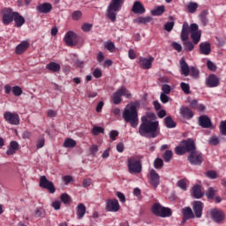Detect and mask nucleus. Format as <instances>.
<instances>
[{
	"label": "nucleus",
	"mask_w": 226,
	"mask_h": 226,
	"mask_svg": "<svg viewBox=\"0 0 226 226\" xmlns=\"http://www.w3.org/2000/svg\"><path fill=\"white\" fill-rule=\"evenodd\" d=\"M127 168L130 174H140L142 172V164L136 156L128 157Z\"/></svg>",
	"instance_id": "39448f33"
},
{
	"label": "nucleus",
	"mask_w": 226,
	"mask_h": 226,
	"mask_svg": "<svg viewBox=\"0 0 226 226\" xmlns=\"http://www.w3.org/2000/svg\"><path fill=\"white\" fill-rule=\"evenodd\" d=\"M14 22L16 27H22V26L26 24V19H24V17H22L19 12H15Z\"/></svg>",
	"instance_id": "2f4dec72"
},
{
	"label": "nucleus",
	"mask_w": 226,
	"mask_h": 226,
	"mask_svg": "<svg viewBox=\"0 0 226 226\" xmlns=\"http://www.w3.org/2000/svg\"><path fill=\"white\" fill-rule=\"evenodd\" d=\"M180 87L182 91L185 93V94H190V85L188 83L181 82Z\"/></svg>",
	"instance_id": "a18cd8bd"
},
{
	"label": "nucleus",
	"mask_w": 226,
	"mask_h": 226,
	"mask_svg": "<svg viewBox=\"0 0 226 226\" xmlns=\"http://www.w3.org/2000/svg\"><path fill=\"white\" fill-rule=\"evenodd\" d=\"M119 201L116 199L114 200H108L106 201V211H109V213H117L119 211Z\"/></svg>",
	"instance_id": "ddd939ff"
},
{
	"label": "nucleus",
	"mask_w": 226,
	"mask_h": 226,
	"mask_svg": "<svg viewBox=\"0 0 226 226\" xmlns=\"http://www.w3.org/2000/svg\"><path fill=\"white\" fill-rule=\"evenodd\" d=\"M139 105L140 103L139 101L131 102L126 105L123 112V118L126 123H130L132 128H137V126H139V112L137 111V108Z\"/></svg>",
	"instance_id": "f03ea898"
},
{
	"label": "nucleus",
	"mask_w": 226,
	"mask_h": 226,
	"mask_svg": "<svg viewBox=\"0 0 226 226\" xmlns=\"http://www.w3.org/2000/svg\"><path fill=\"white\" fill-rule=\"evenodd\" d=\"M138 132L140 137L148 139H156L160 135V124L156 121L154 113H147L141 117V124L139 126Z\"/></svg>",
	"instance_id": "f257e3e1"
},
{
	"label": "nucleus",
	"mask_w": 226,
	"mask_h": 226,
	"mask_svg": "<svg viewBox=\"0 0 226 226\" xmlns=\"http://www.w3.org/2000/svg\"><path fill=\"white\" fill-rule=\"evenodd\" d=\"M199 124L202 128H211L212 124H211V119L206 116H202L199 119Z\"/></svg>",
	"instance_id": "c756f323"
},
{
	"label": "nucleus",
	"mask_w": 226,
	"mask_h": 226,
	"mask_svg": "<svg viewBox=\"0 0 226 226\" xmlns=\"http://www.w3.org/2000/svg\"><path fill=\"white\" fill-rule=\"evenodd\" d=\"M117 197H118L120 202H126V197L124 196V194L123 192H117Z\"/></svg>",
	"instance_id": "774afa93"
},
{
	"label": "nucleus",
	"mask_w": 226,
	"mask_h": 226,
	"mask_svg": "<svg viewBox=\"0 0 226 226\" xmlns=\"http://www.w3.org/2000/svg\"><path fill=\"white\" fill-rule=\"evenodd\" d=\"M192 211L194 214V217L202 218V211H204V203H202L201 201H193Z\"/></svg>",
	"instance_id": "a211bd4d"
},
{
	"label": "nucleus",
	"mask_w": 226,
	"mask_h": 226,
	"mask_svg": "<svg viewBox=\"0 0 226 226\" xmlns=\"http://www.w3.org/2000/svg\"><path fill=\"white\" fill-rule=\"evenodd\" d=\"M91 29H93V24L85 23V24L82 26V30H83L85 33H89V31H91Z\"/></svg>",
	"instance_id": "bf43d9fd"
},
{
	"label": "nucleus",
	"mask_w": 226,
	"mask_h": 226,
	"mask_svg": "<svg viewBox=\"0 0 226 226\" xmlns=\"http://www.w3.org/2000/svg\"><path fill=\"white\" fill-rule=\"evenodd\" d=\"M207 87H218L220 86V79L215 74H210L205 80Z\"/></svg>",
	"instance_id": "6ab92c4d"
},
{
	"label": "nucleus",
	"mask_w": 226,
	"mask_h": 226,
	"mask_svg": "<svg viewBox=\"0 0 226 226\" xmlns=\"http://www.w3.org/2000/svg\"><path fill=\"white\" fill-rule=\"evenodd\" d=\"M4 119H5L9 124H14L16 126L20 124V117H19L17 113L6 111L4 113Z\"/></svg>",
	"instance_id": "9d476101"
},
{
	"label": "nucleus",
	"mask_w": 226,
	"mask_h": 226,
	"mask_svg": "<svg viewBox=\"0 0 226 226\" xmlns=\"http://www.w3.org/2000/svg\"><path fill=\"white\" fill-rule=\"evenodd\" d=\"M208 144H210V146H218V144H220V139L216 136H212L208 139Z\"/></svg>",
	"instance_id": "09e8293b"
},
{
	"label": "nucleus",
	"mask_w": 226,
	"mask_h": 226,
	"mask_svg": "<svg viewBox=\"0 0 226 226\" xmlns=\"http://www.w3.org/2000/svg\"><path fill=\"white\" fill-rule=\"evenodd\" d=\"M183 215V222H187V220H193L195 218V214H193V210L192 207H185L181 211Z\"/></svg>",
	"instance_id": "412c9836"
},
{
	"label": "nucleus",
	"mask_w": 226,
	"mask_h": 226,
	"mask_svg": "<svg viewBox=\"0 0 226 226\" xmlns=\"http://www.w3.org/2000/svg\"><path fill=\"white\" fill-rule=\"evenodd\" d=\"M210 215L212 220L215 222V223H222L223 220H225V212L219 208H213L210 210Z\"/></svg>",
	"instance_id": "9b49d317"
},
{
	"label": "nucleus",
	"mask_w": 226,
	"mask_h": 226,
	"mask_svg": "<svg viewBox=\"0 0 226 226\" xmlns=\"http://www.w3.org/2000/svg\"><path fill=\"white\" fill-rule=\"evenodd\" d=\"M175 153L176 154H178L179 156H181L185 154V153H186V150L185 149V147L180 143V146L175 148Z\"/></svg>",
	"instance_id": "de8ad7c7"
},
{
	"label": "nucleus",
	"mask_w": 226,
	"mask_h": 226,
	"mask_svg": "<svg viewBox=\"0 0 226 226\" xmlns=\"http://www.w3.org/2000/svg\"><path fill=\"white\" fill-rule=\"evenodd\" d=\"M93 183V179L91 178H85L83 179V188H89Z\"/></svg>",
	"instance_id": "052dcab7"
},
{
	"label": "nucleus",
	"mask_w": 226,
	"mask_h": 226,
	"mask_svg": "<svg viewBox=\"0 0 226 226\" xmlns=\"http://www.w3.org/2000/svg\"><path fill=\"white\" fill-rule=\"evenodd\" d=\"M15 13L11 9H5L3 12V22L5 26L11 24L15 19Z\"/></svg>",
	"instance_id": "dca6fc26"
},
{
	"label": "nucleus",
	"mask_w": 226,
	"mask_h": 226,
	"mask_svg": "<svg viewBox=\"0 0 226 226\" xmlns=\"http://www.w3.org/2000/svg\"><path fill=\"white\" fill-rule=\"evenodd\" d=\"M64 40L69 47H75L77 45V34L73 31H69L66 33Z\"/></svg>",
	"instance_id": "4468645a"
},
{
	"label": "nucleus",
	"mask_w": 226,
	"mask_h": 226,
	"mask_svg": "<svg viewBox=\"0 0 226 226\" xmlns=\"http://www.w3.org/2000/svg\"><path fill=\"white\" fill-rule=\"evenodd\" d=\"M12 94L14 96H20V94H22V88H20V87H14L12 88Z\"/></svg>",
	"instance_id": "13d9d810"
},
{
	"label": "nucleus",
	"mask_w": 226,
	"mask_h": 226,
	"mask_svg": "<svg viewBox=\"0 0 226 226\" xmlns=\"http://www.w3.org/2000/svg\"><path fill=\"white\" fill-rule=\"evenodd\" d=\"M189 33L194 45H199L200 38H202V31L199 30V25L192 23L189 26Z\"/></svg>",
	"instance_id": "6e6552de"
},
{
	"label": "nucleus",
	"mask_w": 226,
	"mask_h": 226,
	"mask_svg": "<svg viewBox=\"0 0 226 226\" xmlns=\"http://www.w3.org/2000/svg\"><path fill=\"white\" fill-rule=\"evenodd\" d=\"M174 20L171 21H168L165 25H164V29L165 31H167L168 33H170V31H172V29H174Z\"/></svg>",
	"instance_id": "8fccbe9b"
},
{
	"label": "nucleus",
	"mask_w": 226,
	"mask_h": 226,
	"mask_svg": "<svg viewBox=\"0 0 226 226\" xmlns=\"http://www.w3.org/2000/svg\"><path fill=\"white\" fill-rule=\"evenodd\" d=\"M162 94H170V91H171L170 86L167 84L162 85Z\"/></svg>",
	"instance_id": "864d4df0"
},
{
	"label": "nucleus",
	"mask_w": 226,
	"mask_h": 226,
	"mask_svg": "<svg viewBox=\"0 0 226 226\" xmlns=\"http://www.w3.org/2000/svg\"><path fill=\"white\" fill-rule=\"evenodd\" d=\"M36 10L39 13H50L52 11V4L49 3L41 4L36 7Z\"/></svg>",
	"instance_id": "a878e982"
},
{
	"label": "nucleus",
	"mask_w": 226,
	"mask_h": 226,
	"mask_svg": "<svg viewBox=\"0 0 226 226\" xmlns=\"http://www.w3.org/2000/svg\"><path fill=\"white\" fill-rule=\"evenodd\" d=\"M188 34H190V25L185 21L182 26L180 38L183 41L185 50L187 52H192V50L195 49V44L188 41Z\"/></svg>",
	"instance_id": "7ed1b4c3"
},
{
	"label": "nucleus",
	"mask_w": 226,
	"mask_h": 226,
	"mask_svg": "<svg viewBox=\"0 0 226 226\" xmlns=\"http://www.w3.org/2000/svg\"><path fill=\"white\" fill-rule=\"evenodd\" d=\"M172 154H173L172 150H167L162 155L164 162H170V160H172Z\"/></svg>",
	"instance_id": "49530a36"
},
{
	"label": "nucleus",
	"mask_w": 226,
	"mask_h": 226,
	"mask_svg": "<svg viewBox=\"0 0 226 226\" xmlns=\"http://www.w3.org/2000/svg\"><path fill=\"white\" fill-rule=\"evenodd\" d=\"M19 150V143L17 141H11L10 146L6 151V154L8 156H11V154H15Z\"/></svg>",
	"instance_id": "cd10ccee"
},
{
	"label": "nucleus",
	"mask_w": 226,
	"mask_h": 226,
	"mask_svg": "<svg viewBox=\"0 0 226 226\" xmlns=\"http://www.w3.org/2000/svg\"><path fill=\"white\" fill-rule=\"evenodd\" d=\"M149 183L154 188L160 185V175L154 169L149 170Z\"/></svg>",
	"instance_id": "2eb2a0df"
},
{
	"label": "nucleus",
	"mask_w": 226,
	"mask_h": 226,
	"mask_svg": "<svg viewBox=\"0 0 226 226\" xmlns=\"http://www.w3.org/2000/svg\"><path fill=\"white\" fill-rule=\"evenodd\" d=\"M188 161L191 165H202L204 162V157H202V153L194 150L188 155Z\"/></svg>",
	"instance_id": "1a4fd4ad"
},
{
	"label": "nucleus",
	"mask_w": 226,
	"mask_h": 226,
	"mask_svg": "<svg viewBox=\"0 0 226 226\" xmlns=\"http://www.w3.org/2000/svg\"><path fill=\"white\" fill-rule=\"evenodd\" d=\"M118 135H119V132L116 130L109 132V139L111 140H116V137H117Z\"/></svg>",
	"instance_id": "338daca9"
},
{
	"label": "nucleus",
	"mask_w": 226,
	"mask_h": 226,
	"mask_svg": "<svg viewBox=\"0 0 226 226\" xmlns=\"http://www.w3.org/2000/svg\"><path fill=\"white\" fill-rule=\"evenodd\" d=\"M189 75L192 77V79H200V72L196 67H190Z\"/></svg>",
	"instance_id": "c9c22d12"
},
{
	"label": "nucleus",
	"mask_w": 226,
	"mask_h": 226,
	"mask_svg": "<svg viewBox=\"0 0 226 226\" xmlns=\"http://www.w3.org/2000/svg\"><path fill=\"white\" fill-rule=\"evenodd\" d=\"M134 22L136 24H149L151 22V17H139L134 19Z\"/></svg>",
	"instance_id": "a19ab883"
},
{
	"label": "nucleus",
	"mask_w": 226,
	"mask_h": 226,
	"mask_svg": "<svg viewBox=\"0 0 226 226\" xmlns=\"http://www.w3.org/2000/svg\"><path fill=\"white\" fill-rule=\"evenodd\" d=\"M192 194L195 199H202L204 197V192L200 185H194L192 187Z\"/></svg>",
	"instance_id": "473e14b6"
},
{
	"label": "nucleus",
	"mask_w": 226,
	"mask_h": 226,
	"mask_svg": "<svg viewBox=\"0 0 226 226\" xmlns=\"http://www.w3.org/2000/svg\"><path fill=\"white\" fill-rule=\"evenodd\" d=\"M27 49H29V42L27 41H23L16 47L15 52L16 54H24Z\"/></svg>",
	"instance_id": "c85d7f7f"
},
{
	"label": "nucleus",
	"mask_w": 226,
	"mask_h": 226,
	"mask_svg": "<svg viewBox=\"0 0 226 226\" xmlns=\"http://www.w3.org/2000/svg\"><path fill=\"white\" fill-rule=\"evenodd\" d=\"M166 128H176V122L172 119V117H166L164 119Z\"/></svg>",
	"instance_id": "4c0bfd02"
},
{
	"label": "nucleus",
	"mask_w": 226,
	"mask_h": 226,
	"mask_svg": "<svg viewBox=\"0 0 226 226\" xmlns=\"http://www.w3.org/2000/svg\"><path fill=\"white\" fill-rule=\"evenodd\" d=\"M200 54L209 56L211 54V43L205 41L200 43Z\"/></svg>",
	"instance_id": "b1692460"
},
{
	"label": "nucleus",
	"mask_w": 226,
	"mask_h": 226,
	"mask_svg": "<svg viewBox=\"0 0 226 226\" xmlns=\"http://www.w3.org/2000/svg\"><path fill=\"white\" fill-rule=\"evenodd\" d=\"M62 181L64 183V185H70V183H72V181H73V177L64 176L62 177Z\"/></svg>",
	"instance_id": "680f3d73"
},
{
	"label": "nucleus",
	"mask_w": 226,
	"mask_h": 226,
	"mask_svg": "<svg viewBox=\"0 0 226 226\" xmlns=\"http://www.w3.org/2000/svg\"><path fill=\"white\" fill-rule=\"evenodd\" d=\"M35 218H44L45 216V209L42 207H39L34 211Z\"/></svg>",
	"instance_id": "c03bdc74"
},
{
	"label": "nucleus",
	"mask_w": 226,
	"mask_h": 226,
	"mask_svg": "<svg viewBox=\"0 0 226 226\" xmlns=\"http://www.w3.org/2000/svg\"><path fill=\"white\" fill-rule=\"evenodd\" d=\"M181 146L184 147V148L185 149V153H193L194 151H196V147H195V141H193V139H188L186 140H183L181 142Z\"/></svg>",
	"instance_id": "aec40b11"
},
{
	"label": "nucleus",
	"mask_w": 226,
	"mask_h": 226,
	"mask_svg": "<svg viewBox=\"0 0 226 226\" xmlns=\"http://www.w3.org/2000/svg\"><path fill=\"white\" fill-rule=\"evenodd\" d=\"M75 146H77V141H75L72 138L66 139L64 141V147L72 148V147H75Z\"/></svg>",
	"instance_id": "ea45409f"
},
{
	"label": "nucleus",
	"mask_w": 226,
	"mask_h": 226,
	"mask_svg": "<svg viewBox=\"0 0 226 226\" xmlns=\"http://www.w3.org/2000/svg\"><path fill=\"white\" fill-rule=\"evenodd\" d=\"M177 186L183 190L184 192L186 191V179H181L177 182Z\"/></svg>",
	"instance_id": "603ef678"
},
{
	"label": "nucleus",
	"mask_w": 226,
	"mask_h": 226,
	"mask_svg": "<svg viewBox=\"0 0 226 226\" xmlns=\"http://www.w3.org/2000/svg\"><path fill=\"white\" fill-rule=\"evenodd\" d=\"M171 47H173V49L177 52H181V50H183V46L177 42H172Z\"/></svg>",
	"instance_id": "69168bd1"
},
{
	"label": "nucleus",
	"mask_w": 226,
	"mask_h": 226,
	"mask_svg": "<svg viewBox=\"0 0 226 226\" xmlns=\"http://www.w3.org/2000/svg\"><path fill=\"white\" fill-rule=\"evenodd\" d=\"M72 19H73V20H80V19H82V11H75L72 13Z\"/></svg>",
	"instance_id": "6e6d98bb"
},
{
	"label": "nucleus",
	"mask_w": 226,
	"mask_h": 226,
	"mask_svg": "<svg viewBox=\"0 0 226 226\" xmlns=\"http://www.w3.org/2000/svg\"><path fill=\"white\" fill-rule=\"evenodd\" d=\"M217 190L215 189V187H210L207 191V197L209 200H213L215 199V196L216 195L217 193Z\"/></svg>",
	"instance_id": "58836bf2"
},
{
	"label": "nucleus",
	"mask_w": 226,
	"mask_h": 226,
	"mask_svg": "<svg viewBox=\"0 0 226 226\" xmlns=\"http://www.w3.org/2000/svg\"><path fill=\"white\" fill-rule=\"evenodd\" d=\"M207 66L211 72H216V64H215L211 60L207 61Z\"/></svg>",
	"instance_id": "5fc2aeb1"
},
{
	"label": "nucleus",
	"mask_w": 226,
	"mask_h": 226,
	"mask_svg": "<svg viewBox=\"0 0 226 226\" xmlns=\"http://www.w3.org/2000/svg\"><path fill=\"white\" fill-rule=\"evenodd\" d=\"M151 13L154 17H158L160 15H163V13H165V6H163V5L157 6L154 10L151 11Z\"/></svg>",
	"instance_id": "f704fd0d"
},
{
	"label": "nucleus",
	"mask_w": 226,
	"mask_h": 226,
	"mask_svg": "<svg viewBox=\"0 0 226 226\" xmlns=\"http://www.w3.org/2000/svg\"><path fill=\"white\" fill-rule=\"evenodd\" d=\"M104 49H106L109 52H116V45H114V42H112V41L105 42Z\"/></svg>",
	"instance_id": "37998d69"
},
{
	"label": "nucleus",
	"mask_w": 226,
	"mask_h": 226,
	"mask_svg": "<svg viewBox=\"0 0 226 226\" xmlns=\"http://www.w3.org/2000/svg\"><path fill=\"white\" fill-rule=\"evenodd\" d=\"M179 64L181 75H184V77H188V75H190V66H188L186 60H185V58H181Z\"/></svg>",
	"instance_id": "5701e85b"
},
{
	"label": "nucleus",
	"mask_w": 226,
	"mask_h": 226,
	"mask_svg": "<svg viewBox=\"0 0 226 226\" xmlns=\"http://www.w3.org/2000/svg\"><path fill=\"white\" fill-rule=\"evenodd\" d=\"M122 96H125V98H131L132 94L126 87H122L121 88L117 89L116 92L113 93L111 96V100L114 103V105H119L121 102H123Z\"/></svg>",
	"instance_id": "0eeeda50"
},
{
	"label": "nucleus",
	"mask_w": 226,
	"mask_h": 226,
	"mask_svg": "<svg viewBox=\"0 0 226 226\" xmlns=\"http://www.w3.org/2000/svg\"><path fill=\"white\" fill-rule=\"evenodd\" d=\"M61 200L64 204H70V196L67 193L61 195Z\"/></svg>",
	"instance_id": "e2e57ef3"
},
{
	"label": "nucleus",
	"mask_w": 226,
	"mask_h": 226,
	"mask_svg": "<svg viewBox=\"0 0 226 226\" xmlns=\"http://www.w3.org/2000/svg\"><path fill=\"white\" fill-rule=\"evenodd\" d=\"M87 207L83 203H79L76 207V215L78 216V220H82L84 215H86Z\"/></svg>",
	"instance_id": "bb28decb"
},
{
	"label": "nucleus",
	"mask_w": 226,
	"mask_h": 226,
	"mask_svg": "<svg viewBox=\"0 0 226 226\" xmlns=\"http://www.w3.org/2000/svg\"><path fill=\"white\" fill-rule=\"evenodd\" d=\"M154 169H156L157 170H160L161 169H162V168H163V159L157 157V158L154 161Z\"/></svg>",
	"instance_id": "79ce46f5"
},
{
	"label": "nucleus",
	"mask_w": 226,
	"mask_h": 226,
	"mask_svg": "<svg viewBox=\"0 0 226 226\" xmlns=\"http://www.w3.org/2000/svg\"><path fill=\"white\" fill-rule=\"evenodd\" d=\"M207 177H209V179H216L218 177V174L215 173V171L209 170L206 173Z\"/></svg>",
	"instance_id": "4d7b16f0"
},
{
	"label": "nucleus",
	"mask_w": 226,
	"mask_h": 226,
	"mask_svg": "<svg viewBox=\"0 0 226 226\" xmlns=\"http://www.w3.org/2000/svg\"><path fill=\"white\" fill-rule=\"evenodd\" d=\"M132 11L137 15H142L146 13V8H144V5L140 1H135L132 4Z\"/></svg>",
	"instance_id": "4be33fe9"
},
{
	"label": "nucleus",
	"mask_w": 226,
	"mask_h": 226,
	"mask_svg": "<svg viewBox=\"0 0 226 226\" xmlns=\"http://www.w3.org/2000/svg\"><path fill=\"white\" fill-rule=\"evenodd\" d=\"M180 116H182L184 119H192V117H193V112L190 108L182 106L180 108Z\"/></svg>",
	"instance_id": "393cba45"
},
{
	"label": "nucleus",
	"mask_w": 226,
	"mask_h": 226,
	"mask_svg": "<svg viewBox=\"0 0 226 226\" xmlns=\"http://www.w3.org/2000/svg\"><path fill=\"white\" fill-rule=\"evenodd\" d=\"M122 7L123 0H111L106 12V16L109 20H111V22H116L117 19V11H120Z\"/></svg>",
	"instance_id": "20e7f679"
},
{
	"label": "nucleus",
	"mask_w": 226,
	"mask_h": 226,
	"mask_svg": "<svg viewBox=\"0 0 226 226\" xmlns=\"http://www.w3.org/2000/svg\"><path fill=\"white\" fill-rule=\"evenodd\" d=\"M39 185L41 188H45L49 192V193H55L56 192V187H54V183L47 179V177L41 176L40 177Z\"/></svg>",
	"instance_id": "f8f14e48"
},
{
	"label": "nucleus",
	"mask_w": 226,
	"mask_h": 226,
	"mask_svg": "<svg viewBox=\"0 0 226 226\" xmlns=\"http://www.w3.org/2000/svg\"><path fill=\"white\" fill-rule=\"evenodd\" d=\"M46 68L49 72H52L53 73H57L61 72V65L56 62H50L46 65Z\"/></svg>",
	"instance_id": "7c9ffc66"
},
{
	"label": "nucleus",
	"mask_w": 226,
	"mask_h": 226,
	"mask_svg": "<svg viewBox=\"0 0 226 226\" xmlns=\"http://www.w3.org/2000/svg\"><path fill=\"white\" fill-rule=\"evenodd\" d=\"M103 132H105V130L100 126H94V128L92 129V133L94 135H100V133H103Z\"/></svg>",
	"instance_id": "3c124183"
},
{
	"label": "nucleus",
	"mask_w": 226,
	"mask_h": 226,
	"mask_svg": "<svg viewBox=\"0 0 226 226\" xmlns=\"http://www.w3.org/2000/svg\"><path fill=\"white\" fill-rule=\"evenodd\" d=\"M186 8L189 13H195V11H197V8H199V4L195 2H191L186 4Z\"/></svg>",
	"instance_id": "e433bc0d"
},
{
	"label": "nucleus",
	"mask_w": 226,
	"mask_h": 226,
	"mask_svg": "<svg viewBox=\"0 0 226 226\" xmlns=\"http://www.w3.org/2000/svg\"><path fill=\"white\" fill-rule=\"evenodd\" d=\"M154 61V57L153 56H150L148 58L140 56L138 59V64H139L140 68H143V70H149Z\"/></svg>",
	"instance_id": "f3484780"
},
{
	"label": "nucleus",
	"mask_w": 226,
	"mask_h": 226,
	"mask_svg": "<svg viewBox=\"0 0 226 226\" xmlns=\"http://www.w3.org/2000/svg\"><path fill=\"white\" fill-rule=\"evenodd\" d=\"M152 213L155 215V216H160L161 218L172 216V211L170 208L162 207L160 203H154L152 206Z\"/></svg>",
	"instance_id": "423d86ee"
},
{
	"label": "nucleus",
	"mask_w": 226,
	"mask_h": 226,
	"mask_svg": "<svg viewBox=\"0 0 226 226\" xmlns=\"http://www.w3.org/2000/svg\"><path fill=\"white\" fill-rule=\"evenodd\" d=\"M160 100L162 103H169V100H170V98L167 96V94H161Z\"/></svg>",
	"instance_id": "0e129e2a"
},
{
	"label": "nucleus",
	"mask_w": 226,
	"mask_h": 226,
	"mask_svg": "<svg viewBox=\"0 0 226 226\" xmlns=\"http://www.w3.org/2000/svg\"><path fill=\"white\" fill-rule=\"evenodd\" d=\"M207 15H209V12L207 11H203L200 13L199 18L202 26L209 24V19H207Z\"/></svg>",
	"instance_id": "72a5a7b5"
}]
</instances>
